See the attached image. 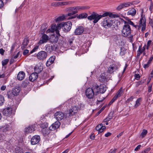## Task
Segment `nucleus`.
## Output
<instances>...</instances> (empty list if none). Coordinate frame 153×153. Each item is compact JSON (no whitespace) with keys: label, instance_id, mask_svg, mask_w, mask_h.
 <instances>
[{"label":"nucleus","instance_id":"obj_1","mask_svg":"<svg viewBox=\"0 0 153 153\" xmlns=\"http://www.w3.org/2000/svg\"><path fill=\"white\" fill-rule=\"evenodd\" d=\"M72 23L71 22L68 21L67 22H62L58 24L57 26L53 24L52 25L51 28L48 29L46 32L47 33H48L50 32L53 33L55 31L56 33L59 36L60 35L59 33V30H60L61 28L64 30V31L68 32L69 31L71 28Z\"/></svg>","mask_w":153,"mask_h":153},{"label":"nucleus","instance_id":"obj_2","mask_svg":"<svg viewBox=\"0 0 153 153\" xmlns=\"http://www.w3.org/2000/svg\"><path fill=\"white\" fill-rule=\"evenodd\" d=\"M109 16L110 17H112L113 15L112 13L106 12L102 15H99L98 14L95 12H93L92 14L87 17V19L89 20H94L93 23L95 24L102 18Z\"/></svg>","mask_w":153,"mask_h":153},{"label":"nucleus","instance_id":"obj_3","mask_svg":"<svg viewBox=\"0 0 153 153\" xmlns=\"http://www.w3.org/2000/svg\"><path fill=\"white\" fill-rule=\"evenodd\" d=\"M139 22L140 25L139 26L135 25L133 22L131 21L130 19H128L127 20V21L125 22L124 23L125 24H128L129 25H131L135 28H137L138 26L141 27V30L142 31H143L145 30L146 26V20L145 18L142 17L140 19Z\"/></svg>","mask_w":153,"mask_h":153},{"label":"nucleus","instance_id":"obj_4","mask_svg":"<svg viewBox=\"0 0 153 153\" xmlns=\"http://www.w3.org/2000/svg\"><path fill=\"white\" fill-rule=\"evenodd\" d=\"M119 67V64L118 63L113 61L108 68L107 72L110 74L113 73L118 69Z\"/></svg>","mask_w":153,"mask_h":153},{"label":"nucleus","instance_id":"obj_5","mask_svg":"<svg viewBox=\"0 0 153 153\" xmlns=\"http://www.w3.org/2000/svg\"><path fill=\"white\" fill-rule=\"evenodd\" d=\"M131 33V29L129 25L125 24L123 26L122 30V35L125 37L130 36Z\"/></svg>","mask_w":153,"mask_h":153},{"label":"nucleus","instance_id":"obj_6","mask_svg":"<svg viewBox=\"0 0 153 153\" xmlns=\"http://www.w3.org/2000/svg\"><path fill=\"white\" fill-rule=\"evenodd\" d=\"M76 7H70L69 8L68 10L71 11V12L65 15V16H68L69 17L68 18V19H72L75 18L76 16L74 15L77 13V11L75 9Z\"/></svg>","mask_w":153,"mask_h":153},{"label":"nucleus","instance_id":"obj_7","mask_svg":"<svg viewBox=\"0 0 153 153\" xmlns=\"http://www.w3.org/2000/svg\"><path fill=\"white\" fill-rule=\"evenodd\" d=\"M113 22L111 18L108 17L105 18L103 22V25L106 28L110 27L112 25Z\"/></svg>","mask_w":153,"mask_h":153},{"label":"nucleus","instance_id":"obj_8","mask_svg":"<svg viewBox=\"0 0 153 153\" xmlns=\"http://www.w3.org/2000/svg\"><path fill=\"white\" fill-rule=\"evenodd\" d=\"M78 107L77 106H74L71 107L68 111V114L69 117H71L74 115H76L78 112Z\"/></svg>","mask_w":153,"mask_h":153},{"label":"nucleus","instance_id":"obj_9","mask_svg":"<svg viewBox=\"0 0 153 153\" xmlns=\"http://www.w3.org/2000/svg\"><path fill=\"white\" fill-rule=\"evenodd\" d=\"M85 93L86 96L88 99H93L94 96L95 95L93 89L90 88H87Z\"/></svg>","mask_w":153,"mask_h":153},{"label":"nucleus","instance_id":"obj_10","mask_svg":"<svg viewBox=\"0 0 153 153\" xmlns=\"http://www.w3.org/2000/svg\"><path fill=\"white\" fill-rule=\"evenodd\" d=\"M47 56V53L44 51H41L39 52L36 55L37 58L40 60H43L45 59Z\"/></svg>","mask_w":153,"mask_h":153},{"label":"nucleus","instance_id":"obj_11","mask_svg":"<svg viewBox=\"0 0 153 153\" xmlns=\"http://www.w3.org/2000/svg\"><path fill=\"white\" fill-rule=\"evenodd\" d=\"M12 111V109L11 108L9 107H7L3 110V114L4 116L10 117L13 114Z\"/></svg>","mask_w":153,"mask_h":153},{"label":"nucleus","instance_id":"obj_12","mask_svg":"<svg viewBox=\"0 0 153 153\" xmlns=\"http://www.w3.org/2000/svg\"><path fill=\"white\" fill-rule=\"evenodd\" d=\"M10 130L11 128L8 125L0 127V133H4L6 134V133L8 131H10Z\"/></svg>","mask_w":153,"mask_h":153},{"label":"nucleus","instance_id":"obj_13","mask_svg":"<svg viewBox=\"0 0 153 153\" xmlns=\"http://www.w3.org/2000/svg\"><path fill=\"white\" fill-rule=\"evenodd\" d=\"M64 114L60 111H57L54 114L55 118L59 121L62 120L64 117Z\"/></svg>","mask_w":153,"mask_h":153},{"label":"nucleus","instance_id":"obj_14","mask_svg":"<svg viewBox=\"0 0 153 153\" xmlns=\"http://www.w3.org/2000/svg\"><path fill=\"white\" fill-rule=\"evenodd\" d=\"M40 137L39 135H35L31 139L30 142L32 145H35L38 143L40 140Z\"/></svg>","mask_w":153,"mask_h":153},{"label":"nucleus","instance_id":"obj_15","mask_svg":"<svg viewBox=\"0 0 153 153\" xmlns=\"http://www.w3.org/2000/svg\"><path fill=\"white\" fill-rule=\"evenodd\" d=\"M84 29L82 26H79L76 28L74 31V34L76 35H81L84 32Z\"/></svg>","mask_w":153,"mask_h":153},{"label":"nucleus","instance_id":"obj_16","mask_svg":"<svg viewBox=\"0 0 153 153\" xmlns=\"http://www.w3.org/2000/svg\"><path fill=\"white\" fill-rule=\"evenodd\" d=\"M60 125V123L59 121H56L53 124L49 127V129L51 131H54L58 128Z\"/></svg>","mask_w":153,"mask_h":153},{"label":"nucleus","instance_id":"obj_17","mask_svg":"<svg viewBox=\"0 0 153 153\" xmlns=\"http://www.w3.org/2000/svg\"><path fill=\"white\" fill-rule=\"evenodd\" d=\"M42 39L39 42L38 44L39 45L47 42V41L49 39V37L46 34H44L42 36Z\"/></svg>","mask_w":153,"mask_h":153},{"label":"nucleus","instance_id":"obj_18","mask_svg":"<svg viewBox=\"0 0 153 153\" xmlns=\"http://www.w3.org/2000/svg\"><path fill=\"white\" fill-rule=\"evenodd\" d=\"M106 128V127L103 126L102 124L98 125L96 127V129L98 131V134L102 133Z\"/></svg>","mask_w":153,"mask_h":153},{"label":"nucleus","instance_id":"obj_19","mask_svg":"<svg viewBox=\"0 0 153 153\" xmlns=\"http://www.w3.org/2000/svg\"><path fill=\"white\" fill-rule=\"evenodd\" d=\"M38 77V75L36 73H33L31 74L29 77L30 81L33 82L36 80Z\"/></svg>","mask_w":153,"mask_h":153},{"label":"nucleus","instance_id":"obj_20","mask_svg":"<svg viewBox=\"0 0 153 153\" xmlns=\"http://www.w3.org/2000/svg\"><path fill=\"white\" fill-rule=\"evenodd\" d=\"M35 126L34 125L29 126L25 129V132L28 133H31L35 130Z\"/></svg>","mask_w":153,"mask_h":153},{"label":"nucleus","instance_id":"obj_21","mask_svg":"<svg viewBox=\"0 0 153 153\" xmlns=\"http://www.w3.org/2000/svg\"><path fill=\"white\" fill-rule=\"evenodd\" d=\"M58 37L57 36H52L50 38V42L52 43H56L58 40Z\"/></svg>","mask_w":153,"mask_h":153},{"label":"nucleus","instance_id":"obj_22","mask_svg":"<svg viewBox=\"0 0 153 153\" xmlns=\"http://www.w3.org/2000/svg\"><path fill=\"white\" fill-rule=\"evenodd\" d=\"M25 76V74L22 71L19 72L17 75V79L19 80L23 79Z\"/></svg>","mask_w":153,"mask_h":153},{"label":"nucleus","instance_id":"obj_23","mask_svg":"<svg viewBox=\"0 0 153 153\" xmlns=\"http://www.w3.org/2000/svg\"><path fill=\"white\" fill-rule=\"evenodd\" d=\"M43 68L42 66H39L38 65H36L34 67V70L35 73L37 74L40 73L42 70Z\"/></svg>","mask_w":153,"mask_h":153},{"label":"nucleus","instance_id":"obj_24","mask_svg":"<svg viewBox=\"0 0 153 153\" xmlns=\"http://www.w3.org/2000/svg\"><path fill=\"white\" fill-rule=\"evenodd\" d=\"M12 91L15 96H16L19 94L20 91V88L19 87H16L13 89Z\"/></svg>","mask_w":153,"mask_h":153},{"label":"nucleus","instance_id":"obj_25","mask_svg":"<svg viewBox=\"0 0 153 153\" xmlns=\"http://www.w3.org/2000/svg\"><path fill=\"white\" fill-rule=\"evenodd\" d=\"M29 43V40L27 39H25L23 40V43L21 45V48L22 49H24L26 48V46Z\"/></svg>","mask_w":153,"mask_h":153},{"label":"nucleus","instance_id":"obj_26","mask_svg":"<svg viewBox=\"0 0 153 153\" xmlns=\"http://www.w3.org/2000/svg\"><path fill=\"white\" fill-rule=\"evenodd\" d=\"M75 7V9H76V10L77 11V12H78V11L88 9L90 8L89 7L87 6H77Z\"/></svg>","mask_w":153,"mask_h":153},{"label":"nucleus","instance_id":"obj_27","mask_svg":"<svg viewBox=\"0 0 153 153\" xmlns=\"http://www.w3.org/2000/svg\"><path fill=\"white\" fill-rule=\"evenodd\" d=\"M142 98H138L136 101L135 103L134 106V108H136L137 107L140 105L141 103L140 102L142 101Z\"/></svg>","mask_w":153,"mask_h":153},{"label":"nucleus","instance_id":"obj_28","mask_svg":"<svg viewBox=\"0 0 153 153\" xmlns=\"http://www.w3.org/2000/svg\"><path fill=\"white\" fill-rule=\"evenodd\" d=\"M7 98L10 99H13L15 96L12 91H10L7 92Z\"/></svg>","mask_w":153,"mask_h":153},{"label":"nucleus","instance_id":"obj_29","mask_svg":"<svg viewBox=\"0 0 153 153\" xmlns=\"http://www.w3.org/2000/svg\"><path fill=\"white\" fill-rule=\"evenodd\" d=\"M136 13V10L133 8L127 12L128 15H131L132 16L135 15Z\"/></svg>","mask_w":153,"mask_h":153},{"label":"nucleus","instance_id":"obj_30","mask_svg":"<svg viewBox=\"0 0 153 153\" xmlns=\"http://www.w3.org/2000/svg\"><path fill=\"white\" fill-rule=\"evenodd\" d=\"M123 94V91L122 90V88H121L119 90L114 96L117 98L120 97Z\"/></svg>","mask_w":153,"mask_h":153},{"label":"nucleus","instance_id":"obj_31","mask_svg":"<svg viewBox=\"0 0 153 153\" xmlns=\"http://www.w3.org/2000/svg\"><path fill=\"white\" fill-rule=\"evenodd\" d=\"M93 90L95 93V95H97V94L99 93V86L98 85H96L93 87Z\"/></svg>","mask_w":153,"mask_h":153},{"label":"nucleus","instance_id":"obj_32","mask_svg":"<svg viewBox=\"0 0 153 153\" xmlns=\"http://www.w3.org/2000/svg\"><path fill=\"white\" fill-rule=\"evenodd\" d=\"M88 14L85 13H82L79 15L77 17V19H81L85 18L87 17Z\"/></svg>","mask_w":153,"mask_h":153},{"label":"nucleus","instance_id":"obj_33","mask_svg":"<svg viewBox=\"0 0 153 153\" xmlns=\"http://www.w3.org/2000/svg\"><path fill=\"white\" fill-rule=\"evenodd\" d=\"M47 24L46 23L42 25L40 29V30L42 32V34L44 33L46 30L47 27Z\"/></svg>","mask_w":153,"mask_h":153},{"label":"nucleus","instance_id":"obj_34","mask_svg":"<svg viewBox=\"0 0 153 153\" xmlns=\"http://www.w3.org/2000/svg\"><path fill=\"white\" fill-rule=\"evenodd\" d=\"M99 93H103L106 91V89L103 86L100 85L99 86Z\"/></svg>","mask_w":153,"mask_h":153},{"label":"nucleus","instance_id":"obj_35","mask_svg":"<svg viewBox=\"0 0 153 153\" xmlns=\"http://www.w3.org/2000/svg\"><path fill=\"white\" fill-rule=\"evenodd\" d=\"M6 137V134L4 133H0V142H1L4 140Z\"/></svg>","mask_w":153,"mask_h":153},{"label":"nucleus","instance_id":"obj_36","mask_svg":"<svg viewBox=\"0 0 153 153\" xmlns=\"http://www.w3.org/2000/svg\"><path fill=\"white\" fill-rule=\"evenodd\" d=\"M9 60L8 59H5L1 61V64L3 67H4L8 63Z\"/></svg>","mask_w":153,"mask_h":153},{"label":"nucleus","instance_id":"obj_37","mask_svg":"<svg viewBox=\"0 0 153 153\" xmlns=\"http://www.w3.org/2000/svg\"><path fill=\"white\" fill-rule=\"evenodd\" d=\"M4 97L1 95H0V106L3 105L4 102Z\"/></svg>","mask_w":153,"mask_h":153},{"label":"nucleus","instance_id":"obj_38","mask_svg":"<svg viewBox=\"0 0 153 153\" xmlns=\"http://www.w3.org/2000/svg\"><path fill=\"white\" fill-rule=\"evenodd\" d=\"M122 4L123 5L124 8L129 7L133 4V2L131 3L130 2H128L126 3H124Z\"/></svg>","mask_w":153,"mask_h":153},{"label":"nucleus","instance_id":"obj_39","mask_svg":"<svg viewBox=\"0 0 153 153\" xmlns=\"http://www.w3.org/2000/svg\"><path fill=\"white\" fill-rule=\"evenodd\" d=\"M99 81L102 82H104L106 81V78L103 75H101L100 77L99 78Z\"/></svg>","mask_w":153,"mask_h":153},{"label":"nucleus","instance_id":"obj_40","mask_svg":"<svg viewBox=\"0 0 153 153\" xmlns=\"http://www.w3.org/2000/svg\"><path fill=\"white\" fill-rule=\"evenodd\" d=\"M147 133V131L145 129H143L141 134V136L142 138L144 137Z\"/></svg>","mask_w":153,"mask_h":153},{"label":"nucleus","instance_id":"obj_41","mask_svg":"<svg viewBox=\"0 0 153 153\" xmlns=\"http://www.w3.org/2000/svg\"><path fill=\"white\" fill-rule=\"evenodd\" d=\"M50 47V49L52 51H55L57 49V45H51Z\"/></svg>","mask_w":153,"mask_h":153},{"label":"nucleus","instance_id":"obj_42","mask_svg":"<svg viewBox=\"0 0 153 153\" xmlns=\"http://www.w3.org/2000/svg\"><path fill=\"white\" fill-rule=\"evenodd\" d=\"M48 127V124L47 123H44L41 124L40 127L43 129H45Z\"/></svg>","mask_w":153,"mask_h":153},{"label":"nucleus","instance_id":"obj_43","mask_svg":"<svg viewBox=\"0 0 153 153\" xmlns=\"http://www.w3.org/2000/svg\"><path fill=\"white\" fill-rule=\"evenodd\" d=\"M65 16H60L57 18L56 20V22H59L62 21L65 18Z\"/></svg>","mask_w":153,"mask_h":153},{"label":"nucleus","instance_id":"obj_44","mask_svg":"<svg viewBox=\"0 0 153 153\" xmlns=\"http://www.w3.org/2000/svg\"><path fill=\"white\" fill-rule=\"evenodd\" d=\"M55 59V56H52L49 59V61H50L51 63H53L54 62V61Z\"/></svg>","mask_w":153,"mask_h":153},{"label":"nucleus","instance_id":"obj_45","mask_svg":"<svg viewBox=\"0 0 153 153\" xmlns=\"http://www.w3.org/2000/svg\"><path fill=\"white\" fill-rule=\"evenodd\" d=\"M117 98L115 96H114V97L113 98V99L111 100V101H110V102L108 103V105H111L113 103V102H114L115 100H117Z\"/></svg>","mask_w":153,"mask_h":153},{"label":"nucleus","instance_id":"obj_46","mask_svg":"<svg viewBox=\"0 0 153 153\" xmlns=\"http://www.w3.org/2000/svg\"><path fill=\"white\" fill-rule=\"evenodd\" d=\"M123 4H121L119 5L117 8L116 9L118 10H120L122 8H123Z\"/></svg>","mask_w":153,"mask_h":153},{"label":"nucleus","instance_id":"obj_47","mask_svg":"<svg viewBox=\"0 0 153 153\" xmlns=\"http://www.w3.org/2000/svg\"><path fill=\"white\" fill-rule=\"evenodd\" d=\"M146 49V46L144 45V46L142 48H141V46H139L138 49V50L139 51V50H141L142 51L141 53H142L144 51H145Z\"/></svg>","mask_w":153,"mask_h":153},{"label":"nucleus","instance_id":"obj_48","mask_svg":"<svg viewBox=\"0 0 153 153\" xmlns=\"http://www.w3.org/2000/svg\"><path fill=\"white\" fill-rule=\"evenodd\" d=\"M151 149L150 148H148L144 150V151L142 152L141 153H148Z\"/></svg>","mask_w":153,"mask_h":153},{"label":"nucleus","instance_id":"obj_49","mask_svg":"<svg viewBox=\"0 0 153 153\" xmlns=\"http://www.w3.org/2000/svg\"><path fill=\"white\" fill-rule=\"evenodd\" d=\"M51 5L52 6H58L60 5L59 2H54L52 3L51 4Z\"/></svg>","mask_w":153,"mask_h":153},{"label":"nucleus","instance_id":"obj_50","mask_svg":"<svg viewBox=\"0 0 153 153\" xmlns=\"http://www.w3.org/2000/svg\"><path fill=\"white\" fill-rule=\"evenodd\" d=\"M38 48V46H36L33 49L30 51V53H31V54L32 53H33L36 51L37 50Z\"/></svg>","mask_w":153,"mask_h":153},{"label":"nucleus","instance_id":"obj_51","mask_svg":"<svg viewBox=\"0 0 153 153\" xmlns=\"http://www.w3.org/2000/svg\"><path fill=\"white\" fill-rule=\"evenodd\" d=\"M135 79L137 80H138L140 77V76L139 74H135L134 75Z\"/></svg>","mask_w":153,"mask_h":153},{"label":"nucleus","instance_id":"obj_52","mask_svg":"<svg viewBox=\"0 0 153 153\" xmlns=\"http://www.w3.org/2000/svg\"><path fill=\"white\" fill-rule=\"evenodd\" d=\"M134 98L133 96H131L129 98L127 99V102H129L130 101H132Z\"/></svg>","mask_w":153,"mask_h":153},{"label":"nucleus","instance_id":"obj_53","mask_svg":"<svg viewBox=\"0 0 153 153\" xmlns=\"http://www.w3.org/2000/svg\"><path fill=\"white\" fill-rule=\"evenodd\" d=\"M150 63H149L148 62L147 64H145L144 65V68H145V69L148 68L149 67V64Z\"/></svg>","mask_w":153,"mask_h":153},{"label":"nucleus","instance_id":"obj_54","mask_svg":"<svg viewBox=\"0 0 153 153\" xmlns=\"http://www.w3.org/2000/svg\"><path fill=\"white\" fill-rule=\"evenodd\" d=\"M74 40V39L73 38H71L68 41V43L70 45H71V44L72 43L73 41Z\"/></svg>","mask_w":153,"mask_h":153},{"label":"nucleus","instance_id":"obj_55","mask_svg":"<svg viewBox=\"0 0 153 153\" xmlns=\"http://www.w3.org/2000/svg\"><path fill=\"white\" fill-rule=\"evenodd\" d=\"M152 85L151 84L148 86V91L149 93L150 92L152 91Z\"/></svg>","mask_w":153,"mask_h":153},{"label":"nucleus","instance_id":"obj_56","mask_svg":"<svg viewBox=\"0 0 153 153\" xmlns=\"http://www.w3.org/2000/svg\"><path fill=\"white\" fill-rule=\"evenodd\" d=\"M149 24L150 26L152 27H153V21L151 19H149Z\"/></svg>","mask_w":153,"mask_h":153},{"label":"nucleus","instance_id":"obj_57","mask_svg":"<svg viewBox=\"0 0 153 153\" xmlns=\"http://www.w3.org/2000/svg\"><path fill=\"white\" fill-rule=\"evenodd\" d=\"M29 52V50L27 49L25 50L23 52V55H26Z\"/></svg>","mask_w":153,"mask_h":153},{"label":"nucleus","instance_id":"obj_58","mask_svg":"<svg viewBox=\"0 0 153 153\" xmlns=\"http://www.w3.org/2000/svg\"><path fill=\"white\" fill-rule=\"evenodd\" d=\"M15 62V60H14V58H11L10 61V64L11 65L13 63Z\"/></svg>","mask_w":153,"mask_h":153},{"label":"nucleus","instance_id":"obj_59","mask_svg":"<svg viewBox=\"0 0 153 153\" xmlns=\"http://www.w3.org/2000/svg\"><path fill=\"white\" fill-rule=\"evenodd\" d=\"M52 64V63H51L50 61H49V60H48L46 63V65L48 67L50 66Z\"/></svg>","mask_w":153,"mask_h":153},{"label":"nucleus","instance_id":"obj_60","mask_svg":"<svg viewBox=\"0 0 153 153\" xmlns=\"http://www.w3.org/2000/svg\"><path fill=\"white\" fill-rule=\"evenodd\" d=\"M60 5L61 6L62 5H67L68 3L66 2H59Z\"/></svg>","mask_w":153,"mask_h":153},{"label":"nucleus","instance_id":"obj_61","mask_svg":"<svg viewBox=\"0 0 153 153\" xmlns=\"http://www.w3.org/2000/svg\"><path fill=\"white\" fill-rule=\"evenodd\" d=\"M141 147V145H138L134 149V150L135 151H137L139 149H140V148Z\"/></svg>","mask_w":153,"mask_h":153},{"label":"nucleus","instance_id":"obj_62","mask_svg":"<svg viewBox=\"0 0 153 153\" xmlns=\"http://www.w3.org/2000/svg\"><path fill=\"white\" fill-rule=\"evenodd\" d=\"M5 51L3 48L0 49V53L1 55H3L4 54Z\"/></svg>","mask_w":153,"mask_h":153},{"label":"nucleus","instance_id":"obj_63","mask_svg":"<svg viewBox=\"0 0 153 153\" xmlns=\"http://www.w3.org/2000/svg\"><path fill=\"white\" fill-rule=\"evenodd\" d=\"M152 42V41L151 40H149L147 42V49H148V47L150 46L151 45Z\"/></svg>","mask_w":153,"mask_h":153},{"label":"nucleus","instance_id":"obj_64","mask_svg":"<svg viewBox=\"0 0 153 153\" xmlns=\"http://www.w3.org/2000/svg\"><path fill=\"white\" fill-rule=\"evenodd\" d=\"M116 151V149H114V150L111 149L110 150L108 153H115Z\"/></svg>","mask_w":153,"mask_h":153}]
</instances>
